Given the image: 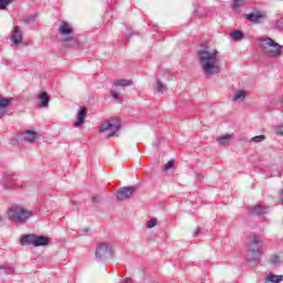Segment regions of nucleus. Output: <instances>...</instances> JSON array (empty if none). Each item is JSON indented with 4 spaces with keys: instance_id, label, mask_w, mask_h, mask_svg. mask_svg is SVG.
<instances>
[{
    "instance_id": "nucleus-30",
    "label": "nucleus",
    "mask_w": 283,
    "mask_h": 283,
    "mask_svg": "<svg viewBox=\"0 0 283 283\" xmlns=\"http://www.w3.org/2000/svg\"><path fill=\"white\" fill-rule=\"evenodd\" d=\"M36 21V14L24 17V23H34Z\"/></svg>"
},
{
    "instance_id": "nucleus-24",
    "label": "nucleus",
    "mask_w": 283,
    "mask_h": 283,
    "mask_svg": "<svg viewBox=\"0 0 283 283\" xmlns=\"http://www.w3.org/2000/svg\"><path fill=\"white\" fill-rule=\"evenodd\" d=\"M111 96H112L113 101H118V103H123V98H120V88L111 91Z\"/></svg>"
},
{
    "instance_id": "nucleus-19",
    "label": "nucleus",
    "mask_w": 283,
    "mask_h": 283,
    "mask_svg": "<svg viewBox=\"0 0 283 283\" xmlns=\"http://www.w3.org/2000/svg\"><path fill=\"white\" fill-rule=\"evenodd\" d=\"M132 85V81L129 80H115L113 83V87H117L120 91L122 87H129Z\"/></svg>"
},
{
    "instance_id": "nucleus-17",
    "label": "nucleus",
    "mask_w": 283,
    "mask_h": 283,
    "mask_svg": "<svg viewBox=\"0 0 283 283\" xmlns=\"http://www.w3.org/2000/svg\"><path fill=\"white\" fill-rule=\"evenodd\" d=\"M265 282L266 283H269V282L281 283V282H283V275L270 273L268 276H265Z\"/></svg>"
},
{
    "instance_id": "nucleus-20",
    "label": "nucleus",
    "mask_w": 283,
    "mask_h": 283,
    "mask_svg": "<svg viewBox=\"0 0 283 283\" xmlns=\"http://www.w3.org/2000/svg\"><path fill=\"white\" fill-rule=\"evenodd\" d=\"M247 98V91L240 90L234 93V96L232 97L233 103H238V101H244Z\"/></svg>"
},
{
    "instance_id": "nucleus-2",
    "label": "nucleus",
    "mask_w": 283,
    "mask_h": 283,
    "mask_svg": "<svg viewBox=\"0 0 283 283\" xmlns=\"http://www.w3.org/2000/svg\"><path fill=\"white\" fill-rule=\"evenodd\" d=\"M7 218L19 222V224H25L30 218H34V210L23 208L22 206H11L7 210Z\"/></svg>"
},
{
    "instance_id": "nucleus-38",
    "label": "nucleus",
    "mask_w": 283,
    "mask_h": 283,
    "mask_svg": "<svg viewBox=\"0 0 283 283\" xmlns=\"http://www.w3.org/2000/svg\"><path fill=\"white\" fill-rule=\"evenodd\" d=\"M280 198H281V200H282V202H283V189H282L281 192H280Z\"/></svg>"
},
{
    "instance_id": "nucleus-27",
    "label": "nucleus",
    "mask_w": 283,
    "mask_h": 283,
    "mask_svg": "<svg viewBox=\"0 0 283 283\" xmlns=\"http://www.w3.org/2000/svg\"><path fill=\"white\" fill-rule=\"evenodd\" d=\"M13 177H14V174L6 172L4 180H3L4 187H12L10 184H8V180H10V178H13Z\"/></svg>"
},
{
    "instance_id": "nucleus-29",
    "label": "nucleus",
    "mask_w": 283,
    "mask_h": 283,
    "mask_svg": "<svg viewBox=\"0 0 283 283\" xmlns=\"http://www.w3.org/2000/svg\"><path fill=\"white\" fill-rule=\"evenodd\" d=\"M156 224H158V219L153 218V219H150V220L147 222L146 228H147V229H154V227H156Z\"/></svg>"
},
{
    "instance_id": "nucleus-8",
    "label": "nucleus",
    "mask_w": 283,
    "mask_h": 283,
    "mask_svg": "<svg viewBox=\"0 0 283 283\" xmlns=\"http://www.w3.org/2000/svg\"><path fill=\"white\" fill-rule=\"evenodd\" d=\"M134 193H136V188L129 186V187H123L120 188L117 193H116V198L117 200H129V198H132V196H134Z\"/></svg>"
},
{
    "instance_id": "nucleus-11",
    "label": "nucleus",
    "mask_w": 283,
    "mask_h": 283,
    "mask_svg": "<svg viewBox=\"0 0 283 283\" xmlns=\"http://www.w3.org/2000/svg\"><path fill=\"white\" fill-rule=\"evenodd\" d=\"M77 120L73 124L74 127H81L87 118V109L85 107L80 108L76 115Z\"/></svg>"
},
{
    "instance_id": "nucleus-28",
    "label": "nucleus",
    "mask_w": 283,
    "mask_h": 283,
    "mask_svg": "<svg viewBox=\"0 0 283 283\" xmlns=\"http://www.w3.org/2000/svg\"><path fill=\"white\" fill-rule=\"evenodd\" d=\"M175 164H176V160L170 159L166 165H164L163 171H169V169H171Z\"/></svg>"
},
{
    "instance_id": "nucleus-12",
    "label": "nucleus",
    "mask_w": 283,
    "mask_h": 283,
    "mask_svg": "<svg viewBox=\"0 0 283 283\" xmlns=\"http://www.w3.org/2000/svg\"><path fill=\"white\" fill-rule=\"evenodd\" d=\"M245 19L251 23H260L262 19H264V14L261 12H252V13L245 14Z\"/></svg>"
},
{
    "instance_id": "nucleus-1",
    "label": "nucleus",
    "mask_w": 283,
    "mask_h": 283,
    "mask_svg": "<svg viewBox=\"0 0 283 283\" xmlns=\"http://www.w3.org/2000/svg\"><path fill=\"white\" fill-rule=\"evenodd\" d=\"M199 65L205 76H216L222 72L218 49L205 46L197 52Z\"/></svg>"
},
{
    "instance_id": "nucleus-13",
    "label": "nucleus",
    "mask_w": 283,
    "mask_h": 283,
    "mask_svg": "<svg viewBox=\"0 0 283 283\" xmlns=\"http://www.w3.org/2000/svg\"><path fill=\"white\" fill-rule=\"evenodd\" d=\"M23 136V140L25 143H35L36 138H39V133L34 132V130H27L22 134Z\"/></svg>"
},
{
    "instance_id": "nucleus-35",
    "label": "nucleus",
    "mask_w": 283,
    "mask_h": 283,
    "mask_svg": "<svg viewBox=\"0 0 283 283\" xmlns=\"http://www.w3.org/2000/svg\"><path fill=\"white\" fill-rule=\"evenodd\" d=\"M120 283H134V280L130 277H127V279L122 280Z\"/></svg>"
},
{
    "instance_id": "nucleus-3",
    "label": "nucleus",
    "mask_w": 283,
    "mask_h": 283,
    "mask_svg": "<svg viewBox=\"0 0 283 283\" xmlns=\"http://www.w3.org/2000/svg\"><path fill=\"white\" fill-rule=\"evenodd\" d=\"M259 42L261 50H263V53L265 56H269V59H277L282 55L283 46L280 43L273 41V39L261 38Z\"/></svg>"
},
{
    "instance_id": "nucleus-26",
    "label": "nucleus",
    "mask_w": 283,
    "mask_h": 283,
    "mask_svg": "<svg viewBox=\"0 0 283 283\" xmlns=\"http://www.w3.org/2000/svg\"><path fill=\"white\" fill-rule=\"evenodd\" d=\"M266 140V136L264 135H258L250 139L251 143H264Z\"/></svg>"
},
{
    "instance_id": "nucleus-7",
    "label": "nucleus",
    "mask_w": 283,
    "mask_h": 283,
    "mask_svg": "<svg viewBox=\"0 0 283 283\" xmlns=\"http://www.w3.org/2000/svg\"><path fill=\"white\" fill-rule=\"evenodd\" d=\"M59 32L63 38V41L70 43L72 41V25L66 21H62L61 25L59 27Z\"/></svg>"
},
{
    "instance_id": "nucleus-16",
    "label": "nucleus",
    "mask_w": 283,
    "mask_h": 283,
    "mask_svg": "<svg viewBox=\"0 0 283 283\" xmlns=\"http://www.w3.org/2000/svg\"><path fill=\"white\" fill-rule=\"evenodd\" d=\"M50 244V238L35 235L34 247H48Z\"/></svg>"
},
{
    "instance_id": "nucleus-4",
    "label": "nucleus",
    "mask_w": 283,
    "mask_h": 283,
    "mask_svg": "<svg viewBox=\"0 0 283 283\" xmlns=\"http://www.w3.org/2000/svg\"><path fill=\"white\" fill-rule=\"evenodd\" d=\"M248 251L253 255H262L264 253V242H262L258 235L251 234L248 237Z\"/></svg>"
},
{
    "instance_id": "nucleus-37",
    "label": "nucleus",
    "mask_w": 283,
    "mask_h": 283,
    "mask_svg": "<svg viewBox=\"0 0 283 283\" xmlns=\"http://www.w3.org/2000/svg\"><path fill=\"white\" fill-rule=\"evenodd\" d=\"M197 180H202V175L201 174H197Z\"/></svg>"
},
{
    "instance_id": "nucleus-33",
    "label": "nucleus",
    "mask_w": 283,
    "mask_h": 283,
    "mask_svg": "<svg viewBox=\"0 0 283 283\" xmlns=\"http://www.w3.org/2000/svg\"><path fill=\"white\" fill-rule=\"evenodd\" d=\"M92 200H93V202H95L96 205H99V202H101V196L94 195V196L92 197Z\"/></svg>"
},
{
    "instance_id": "nucleus-34",
    "label": "nucleus",
    "mask_w": 283,
    "mask_h": 283,
    "mask_svg": "<svg viewBox=\"0 0 283 283\" xmlns=\"http://www.w3.org/2000/svg\"><path fill=\"white\" fill-rule=\"evenodd\" d=\"M276 134L277 136H283V124L277 127Z\"/></svg>"
},
{
    "instance_id": "nucleus-15",
    "label": "nucleus",
    "mask_w": 283,
    "mask_h": 283,
    "mask_svg": "<svg viewBox=\"0 0 283 283\" xmlns=\"http://www.w3.org/2000/svg\"><path fill=\"white\" fill-rule=\"evenodd\" d=\"M252 213L254 216H266L269 213V207L256 205L252 208Z\"/></svg>"
},
{
    "instance_id": "nucleus-18",
    "label": "nucleus",
    "mask_w": 283,
    "mask_h": 283,
    "mask_svg": "<svg viewBox=\"0 0 283 283\" xmlns=\"http://www.w3.org/2000/svg\"><path fill=\"white\" fill-rule=\"evenodd\" d=\"M38 98L41 102L40 107H48L50 105V95H48V92H42Z\"/></svg>"
},
{
    "instance_id": "nucleus-32",
    "label": "nucleus",
    "mask_w": 283,
    "mask_h": 283,
    "mask_svg": "<svg viewBox=\"0 0 283 283\" xmlns=\"http://www.w3.org/2000/svg\"><path fill=\"white\" fill-rule=\"evenodd\" d=\"M279 263H280V256L275 255V256L271 258L270 264L275 265V264H279Z\"/></svg>"
},
{
    "instance_id": "nucleus-23",
    "label": "nucleus",
    "mask_w": 283,
    "mask_h": 283,
    "mask_svg": "<svg viewBox=\"0 0 283 283\" xmlns=\"http://www.w3.org/2000/svg\"><path fill=\"white\" fill-rule=\"evenodd\" d=\"M247 0H233V7L232 10L233 12H240V8L244 6Z\"/></svg>"
},
{
    "instance_id": "nucleus-6",
    "label": "nucleus",
    "mask_w": 283,
    "mask_h": 283,
    "mask_svg": "<svg viewBox=\"0 0 283 283\" xmlns=\"http://www.w3.org/2000/svg\"><path fill=\"white\" fill-rule=\"evenodd\" d=\"M114 255V250L107 243H99L95 250L96 260H105L107 255Z\"/></svg>"
},
{
    "instance_id": "nucleus-22",
    "label": "nucleus",
    "mask_w": 283,
    "mask_h": 283,
    "mask_svg": "<svg viewBox=\"0 0 283 283\" xmlns=\"http://www.w3.org/2000/svg\"><path fill=\"white\" fill-rule=\"evenodd\" d=\"M230 36L233 41H242V39H244V33H242V31H232L230 33Z\"/></svg>"
},
{
    "instance_id": "nucleus-31",
    "label": "nucleus",
    "mask_w": 283,
    "mask_h": 283,
    "mask_svg": "<svg viewBox=\"0 0 283 283\" xmlns=\"http://www.w3.org/2000/svg\"><path fill=\"white\" fill-rule=\"evenodd\" d=\"M156 90L159 94H163L165 92V85L161 84V82L157 81L156 82Z\"/></svg>"
},
{
    "instance_id": "nucleus-9",
    "label": "nucleus",
    "mask_w": 283,
    "mask_h": 283,
    "mask_svg": "<svg viewBox=\"0 0 283 283\" xmlns=\"http://www.w3.org/2000/svg\"><path fill=\"white\" fill-rule=\"evenodd\" d=\"M12 97H1L0 95V120L3 118L9 109L12 107Z\"/></svg>"
},
{
    "instance_id": "nucleus-10",
    "label": "nucleus",
    "mask_w": 283,
    "mask_h": 283,
    "mask_svg": "<svg viewBox=\"0 0 283 283\" xmlns=\"http://www.w3.org/2000/svg\"><path fill=\"white\" fill-rule=\"evenodd\" d=\"M11 41L15 45H21L23 43V32H21V28L14 27L13 34L11 35Z\"/></svg>"
},
{
    "instance_id": "nucleus-25",
    "label": "nucleus",
    "mask_w": 283,
    "mask_h": 283,
    "mask_svg": "<svg viewBox=\"0 0 283 283\" xmlns=\"http://www.w3.org/2000/svg\"><path fill=\"white\" fill-rule=\"evenodd\" d=\"M14 1L17 0H0V10H6V8L11 3H14Z\"/></svg>"
},
{
    "instance_id": "nucleus-36",
    "label": "nucleus",
    "mask_w": 283,
    "mask_h": 283,
    "mask_svg": "<svg viewBox=\"0 0 283 283\" xmlns=\"http://www.w3.org/2000/svg\"><path fill=\"white\" fill-rule=\"evenodd\" d=\"M193 233L195 235H198L200 233V228H197Z\"/></svg>"
},
{
    "instance_id": "nucleus-21",
    "label": "nucleus",
    "mask_w": 283,
    "mask_h": 283,
    "mask_svg": "<svg viewBox=\"0 0 283 283\" xmlns=\"http://www.w3.org/2000/svg\"><path fill=\"white\" fill-rule=\"evenodd\" d=\"M35 239H36V234H27V235L22 237L21 243L22 244H32L34 247Z\"/></svg>"
},
{
    "instance_id": "nucleus-14",
    "label": "nucleus",
    "mask_w": 283,
    "mask_h": 283,
    "mask_svg": "<svg viewBox=\"0 0 283 283\" xmlns=\"http://www.w3.org/2000/svg\"><path fill=\"white\" fill-rule=\"evenodd\" d=\"M235 138V135L233 134H226V135H221L220 137H218L217 142L218 145L221 146H227L231 144V140H233Z\"/></svg>"
},
{
    "instance_id": "nucleus-5",
    "label": "nucleus",
    "mask_w": 283,
    "mask_h": 283,
    "mask_svg": "<svg viewBox=\"0 0 283 283\" xmlns=\"http://www.w3.org/2000/svg\"><path fill=\"white\" fill-rule=\"evenodd\" d=\"M120 129V124L114 122H104L101 125L99 132L101 134H106L107 138H112L116 136V134Z\"/></svg>"
}]
</instances>
